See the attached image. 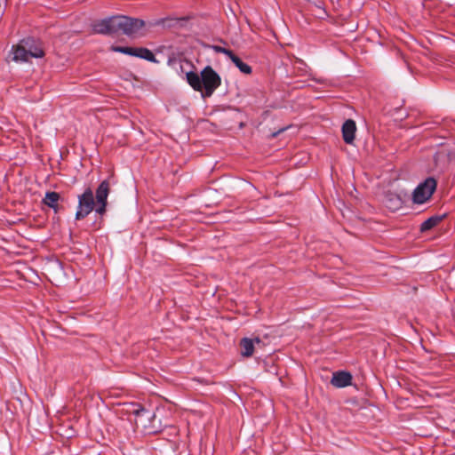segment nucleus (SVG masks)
<instances>
[{
	"instance_id": "7",
	"label": "nucleus",
	"mask_w": 455,
	"mask_h": 455,
	"mask_svg": "<svg viewBox=\"0 0 455 455\" xmlns=\"http://www.w3.org/2000/svg\"><path fill=\"white\" fill-rule=\"evenodd\" d=\"M116 16L100 20L93 26V30L98 34H116Z\"/></svg>"
},
{
	"instance_id": "6",
	"label": "nucleus",
	"mask_w": 455,
	"mask_h": 455,
	"mask_svg": "<svg viewBox=\"0 0 455 455\" xmlns=\"http://www.w3.org/2000/svg\"><path fill=\"white\" fill-rule=\"evenodd\" d=\"M123 406V411H125V413L135 416L134 421L137 427L140 425L146 427L143 419H149L152 416V413L140 403H124Z\"/></svg>"
},
{
	"instance_id": "14",
	"label": "nucleus",
	"mask_w": 455,
	"mask_h": 455,
	"mask_svg": "<svg viewBox=\"0 0 455 455\" xmlns=\"http://www.w3.org/2000/svg\"><path fill=\"white\" fill-rule=\"evenodd\" d=\"M241 355L244 357H250L254 352L253 340L249 338H243L240 341Z\"/></svg>"
},
{
	"instance_id": "13",
	"label": "nucleus",
	"mask_w": 455,
	"mask_h": 455,
	"mask_svg": "<svg viewBox=\"0 0 455 455\" xmlns=\"http://www.w3.org/2000/svg\"><path fill=\"white\" fill-rule=\"evenodd\" d=\"M60 198V196L59 193L52 191L47 192L45 194L44 198L43 199V202L44 204H46L48 207L53 209L55 212L58 211V202Z\"/></svg>"
},
{
	"instance_id": "15",
	"label": "nucleus",
	"mask_w": 455,
	"mask_h": 455,
	"mask_svg": "<svg viewBox=\"0 0 455 455\" xmlns=\"http://www.w3.org/2000/svg\"><path fill=\"white\" fill-rule=\"evenodd\" d=\"M13 60H29L26 45L23 44V40L18 44L13 50Z\"/></svg>"
},
{
	"instance_id": "12",
	"label": "nucleus",
	"mask_w": 455,
	"mask_h": 455,
	"mask_svg": "<svg viewBox=\"0 0 455 455\" xmlns=\"http://www.w3.org/2000/svg\"><path fill=\"white\" fill-rule=\"evenodd\" d=\"M444 218V215H434L423 221L420 225L419 230L420 232H427L433 228L436 227Z\"/></svg>"
},
{
	"instance_id": "21",
	"label": "nucleus",
	"mask_w": 455,
	"mask_h": 455,
	"mask_svg": "<svg viewBox=\"0 0 455 455\" xmlns=\"http://www.w3.org/2000/svg\"><path fill=\"white\" fill-rule=\"evenodd\" d=\"M136 49H137V47H127L125 54L136 57V54H137Z\"/></svg>"
},
{
	"instance_id": "2",
	"label": "nucleus",
	"mask_w": 455,
	"mask_h": 455,
	"mask_svg": "<svg viewBox=\"0 0 455 455\" xmlns=\"http://www.w3.org/2000/svg\"><path fill=\"white\" fill-rule=\"evenodd\" d=\"M436 180L434 178H427L419 183L412 193V201L414 204H422L427 202L436 189Z\"/></svg>"
},
{
	"instance_id": "1",
	"label": "nucleus",
	"mask_w": 455,
	"mask_h": 455,
	"mask_svg": "<svg viewBox=\"0 0 455 455\" xmlns=\"http://www.w3.org/2000/svg\"><path fill=\"white\" fill-rule=\"evenodd\" d=\"M145 27L144 20L128 16H116V31L128 36H136Z\"/></svg>"
},
{
	"instance_id": "20",
	"label": "nucleus",
	"mask_w": 455,
	"mask_h": 455,
	"mask_svg": "<svg viewBox=\"0 0 455 455\" xmlns=\"http://www.w3.org/2000/svg\"><path fill=\"white\" fill-rule=\"evenodd\" d=\"M126 48L127 47H124V46H112L111 50L113 52H121V53L125 54L126 53Z\"/></svg>"
},
{
	"instance_id": "17",
	"label": "nucleus",
	"mask_w": 455,
	"mask_h": 455,
	"mask_svg": "<svg viewBox=\"0 0 455 455\" xmlns=\"http://www.w3.org/2000/svg\"><path fill=\"white\" fill-rule=\"evenodd\" d=\"M402 204L400 197L396 195H387L386 196V205L387 208L395 211L398 209Z\"/></svg>"
},
{
	"instance_id": "22",
	"label": "nucleus",
	"mask_w": 455,
	"mask_h": 455,
	"mask_svg": "<svg viewBox=\"0 0 455 455\" xmlns=\"http://www.w3.org/2000/svg\"><path fill=\"white\" fill-rule=\"evenodd\" d=\"M255 341H256L257 343H259V342H260V339H259V338H257V339H255Z\"/></svg>"
},
{
	"instance_id": "4",
	"label": "nucleus",
	"mask_w": 455,
	"mask_h": 455,
	"mask_svg": "<svg viewBox=\"0 0 455 455\" xmlns=\"http://www.w3.org/2000/svg\"><path fill=\"white\" fill-rule=\"evenodd\" d=\"M201 76L203 89L204 90V96L210 97L213 92L220 85V76L211 66H206L202 70Z\"/></svg>"
},
{
	"instance_id": "9",
	"label": "nucleus",
	"mask_w": 455,
	"mask_h": 455,
	"mask_svg": "<svg viewBox=\"0 0 455 455\" xmlns=\"http://www.w3.org/2000/svg\"><path fill=\"white\" fill-rule=\"evenodd\" d=\"M356 132L355 122L352 119H347L342 125V137L347 144H352L355 140Z\"/></svg>"
},
{
	"instance_id": "19",
	"label": "nucleus",
	"mask_w": 455,
	"mask_h": 455,
	"mask_svg": "<svg viewBox=\"0 0 455 455\" xmlns=\"http://www.w3.org/2000/svg\"><path fill=\"white\" fill-rule=\"evenodd\" d=\"M213 49L216 52H220V53H224L225 55H227L228 58L232 55L233 52L229 49H227V48H224V47H221V46H213Z\"/></svg>"
},
{
	"instance_id": "5",
	"label": "nucleus",
	"mask_w": 455,
	"mask_h": 455,
	"mask_svg": "<svg viewBox=\"0 0 455 455\" xmlns=\"http://www.w3.org/2000/svg\"><path fill=\"white\" fill-rule=\"evenodd\" d=\"M110 192V184L108 180L100 182L96 189L95 199L96 207L95 212L100 215H103L106 212L108 205V196Z\"/></svg>"
},
{
	"instance_id": "11",
	"label": "nucleus",
	"mask_w": 455,
	"mask_h": 455,
	"mask_svg": "<svg viewBox=\"0 0 455 455\" xmlns=\"http://www.w3.org/2000/svg\"><path fill=\"white\" fill-rule=\"evenodd\" d=\"M187 82L188 84L196 92H202L203 91V84H202V76L198 75L196 72L190 71L188 72L187 75Z\"/></svg>"
},
{
	"instance_id": "10",
	"label": "nucleus",
	"mask_w": 455,
	"mask_h": 455,
	"mask_svg": "<svg viewBox=\"0 0 455 455\" xmlns=\"http://www.w3.org/2000/svg\"><path fill=\"white\" fill-rule=\"evenodd\" d=\"M23 44L26 45L28 59L42 58L44 56V52L43 51L42 47L33 39H24Z\"/></svg>"
},
{
	"instance_id": "8",
	"label": "nucleus",
	"mask_w": 455,
	"mask_h": 455,
	"mask_svg": "<svg viewBox=\"0 0 455 455\" xmlns=\"http://www.w3.org/2000/svg\"><path fill=\"white\" fill-rule=\"evenodd\" d=\"M352 375L348 371H339L332 374L331 384L335 387H346L351 385Z\"/></svg>"
},
{
	"instance_id": "18",
	"label": "nucleus",
	"mask_w": 455,
	"mask_h": 455,
	"mask_svg": "<svg viewBox=\"0 0 455 455\" xmlns=\"http://www.w3.org/2000/svg\"><path fill=\"white\" fill-rule=\"evenodd\" d=\"M136 52H137L136 57H139L140 59H144V60H147L152 61V62L156 61L154 53L147 48L137 47Z\"/></svg>"
},
{
	"instance_id": "16",
	"label": "nucleus",
	"mask_w": 455,
	"mask_h": 455,
	"mask_svg": "<svg viewBox=\"0 0 455 455\" xmlns=\"http://www.w3.org/2000/svg\"><path fill=\"white\" fill-rule=\"evenodd\" d=\"M230 60L235 65V67L243 74L249 75L251 73V68L245 62H243L238 56L234 52L229 57Z\"/></svg>"
},
{
	"instance_id": "3",
	"label": "nucleus",
	"mask_w": 455,
	"mask_h": 455,
	"mask_svg": "<svg viewBox=\"0 0 455 455\" xmlns=\"http://www.w3.org/2000/svg\"><path fill=\"white\" fill-rule=\"evenodd\" d=\"M96 202L91 188H87L83 194L78 196V206L76 212V220H83L95 210Z\"/></svg>"
}]
</instances>
